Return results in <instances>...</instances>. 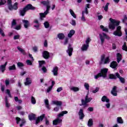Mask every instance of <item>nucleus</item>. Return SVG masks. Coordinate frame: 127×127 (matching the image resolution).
I'll list each match as a JSON object with an SVG mask.
<instances>
[{"mask_svg":"<svg viewBox=\"0 0 127 127\" xmlns=\"http://www.w3.org/2000/svg\"><path fill=\"white\" fill-rule=\"evenodd\" d=\"M100 28L102 29L103 31H105V32H109V29L103 25L100 26Z\"/></svg>","mask_w":127,"mask_h":127,"instance_id":"nucleus-34","label":"nucleus"},{"mask_svg":"<svg viewBox=\"0 0 127 127\" xmlns=\"http://www.w3.org/2000/svg\"><path fill=\"white\" fill-rule=\"evenodd\" d=\"M121 29L122 27H121V26H118L117 28V30L113 33L114 35H115L116 36H122V31H121Z\"/></svg>","mask_w":127,"mask_h":127,"instance_id":"nucleus-8","label":"nucleus"},{"mask_svg":"<svg viewBox=\"0 0 127 127\" xmlns=\"http://www.w3.org/2000/svg\"><path fill=\"white\" fill-rule=\"evenodd\" d=\"M60 123H62V120L57 119L53 121V125H55V126H56V125H59V124H60Z\"/></svg>","mask_w":127,"mask_h":127,"instance_id":"nucleus-24","label":"nucleus"},{"mask_svg":"<svg viewBox=\"0 0 127 127\" xmlns=\"http://www.w3.org/2000/svg\"><path fill=\"white\" fill-rule=\"evenodd\" d=\"M43 57L45 59H48L49 58V53L47 51H44L43 53Z\"/></svg>","mask_w":127,"mask_h":127,"instance_id":"nucleus-21","label":"nucleus"},{"mask_svg":"<svg viewBox=\"0 0 127 127\" xmlns=\"http://www.w3.org/2000/svg\"><path fill=\"white\" fill-rule=\"evenodd\" d=\"M122 49L123 50H125V51H127V43H124L123 46L122 47Z\"/></svg>","mask_w":127,"mask_h":127,"instance_id":"nucleus-44","label":"nucleus"},{"mask_svg":"<svg viewBox=\"0 0 127 127\" xmlns=\"http://www.w3.org/2000/svg\"><path fill=\"white\" fill-rule=\"evenodd\" d=\"M69 12L71 15H72V16H73L74 18H77V16L76 15V14H75V13L74 12V11H73L72 9H69Z\"/></svg>","mask_w":127,"mask_h":127,"instance_id":"nucleus-30","label":"nucleus"},{"mask_svg":"<svg viewBox=\"0 0 127 127\" xmlns=\"http://www.w3.org/2000/svg\"><path fill=\"white\" fill-rule=\"evenodd\" d=\"M99 87H96L95 89L92 91V93H93L94 94H96V93L99 91Z\"/></svg>","mask_w":127,"mask_h":127,"instance_id":"nucleus-55","label":"nucleus"},{"mask_svg":"<svg viewBox=\"0 0 127 127\" xmlns=\"http://www.w3.org/2000/svg\"><path fill=\"white\" fill-rule=\"evenodd\" d=\"M102 102H106V103H109L110 102V99L107 97L106 96H104L102 97L101 99Z\"/></svg>","mask_w":127,"mask_h":127,"instance_id":"nucleus-27","label":"nucleus"},{"mask_svg":"<svg viewBox=\"0 0 127 127\" xmlns=\"http://www.w3.org/2000/svg\"><path fill=\"white\" fill-rule=\"evenodd\" d=\"M90 41H91V39H90V38H87L85 40L86 45H89V43H90Z\"/></svg>","mask_w":127,"mask_h":127,"instance_id":"nucleus-49","label":"nucleus"},{"mask_svg":"<svg viewBox=\"0 0 127 127\" xmlns=\"http://www.w3.org/2000/svg\"><path fill=\"white\" fill-rule=\"evenodd\" d=\"M85 12L82 11V15L81 18L82 21L85 22L86 21V18H85Z\"/></svg>","mask_w":127,"mask_h":127,"instance_id":"nucleus-42","label":"nucleus"},{"mask_svg":"<svg viewBox=\"0 0 127 127\" xmlns=\"http://www.w3.org/2000/svg\"><path fill=\"white\" fill-rule=\"evenodd\" d=\"M70 90L71 91H72V92H78L80 89L79 88V87L72 86L70 88Z\"/></svg>","mask_w":127,"mask_h":127,"instance_id":"nucleus-25","label":"nucleus"},{"mask_svg":"<svg viewBox=\"0 0 127 127\" xmlns=\"http://www.w3.org/2000/svg\"><path fill=\"white\" fill-rule=\"evenodd\" d=\"M93 125V119H90L88 122L87 126L88 127H92Z\"/></svg>","mask_w":127,"mask_h":127,"instance_id":"nucleus-38","label":"nucleus"},{"mask_svg":"<svg viewBox=\"0 0 127 127\" xmlns=\"http://www.w3.org/2000/svg\"><path fill=\"white\" fill-rule=\"evenodd\" d=\"M110 63V58L106 57L105 55H102L101 57L100 64H108Z\"/></svg>","mask_w":127,"mask_h":127,"instance_id":"nucleus-5","label":"nucleus"},{"mask_svg":"<svg viewBox=\"0 0 127 127\" xmlns=\"http://www.w3.org/2000/svg\"><path fill=\"white\" fill-rule=\"evenodd\" d=\"M24 8L27 11L29 9H34V7L32 6V5L29 4Z\"/></svg>","mask_w":127,"mask_h":127,"instance_id":"nucleus-28","label":"nucleus"},{"mask_svg":"<svg viewBox=\"0 0 127 127\" xmlns=\"http://www.w3.org/2000/svg\"><path fill=\"white\" fill-rule=\"evenodd\" d=\"M52 72L53 73L54 76H58V67H54Z\"/></svg>","mask_w":127,"mask_h":127,"instance_id":"nucleus-14","label":"nucleus"},{"mask_svg":"<svg viewBox=\"0 0 127 127\" xmlns=\"http://www.w3.org/2000/svg\"><path fill=\"white\" fill-rule=\"evenodd\" d=\"M63 88L62 87H59L57 90V92H58V93H59V92H61V91H62Z\"/></svg>","mask_w":127,"mask_h":127,"instance_id":"nucleus-63","label":"nucleus"},{"mask_svg":"<svg viewBox=\"0 0 127 127\" xmlns=\"http://www.w3.org/2000/svg\"><path fill=\"white\" fill-rule=\"evenodd\" d=\"M89 48L88 45L84 44L82 45L81 47L82 51H87L88 50V48Z\"/></svg>","mask_w":127,"mask_h":127,"instance_id":"nucleus-26","label":"nucleus"},{"mask_svg":"<svg viewBox=\"0 0 127 127\" xmlns=\"http://www.w3.org/2000/svg\"><path fill=\"white\" fill-rule=\"evenodd\" d=\"M20 36L19 35H16L14 36V40H16V39H19Z\"/></svg>","mask_w":127,"mask_h":127,"instance_id":"nucleus-53","label":"nucleus"},{"mask_svg":"<svg viewBox=\"0 0 127 127\" xmlns=\"http://www.w3.org/2000/svg\"><path fill=\"white\" fill-rule=\"evenodd\" d=\"M32 83V80L30 78H26V82H25L24 84L25 86H28Z\"/></svg>","mask_w":127,"mask_h":127,"instance_id":"nucleus-19","label":"nucleus"},{"mask_svg":"<svg viewBox=\"0 0 127 127\" xmlns=\"http://www.w3.org/2000/svg\"><path fill=\"white\" fill-rule=\"evenodd\" d=\"M78 116L80 120H83V119H84L85 115H84V110H83V109H80L79 110Z\"/></svg>","mask_w":127,"mask_h":127,"instance_id":"nucleus-13","label":"nucleus"},{"mask_svg":"<svg viewBox=\"0 0 127 127\" xmlns=\"http://www.w3.org/2000/svg\"><path fill=\"white\" fill-rule=\"evenodd\" d=\"M4 89H5V86L4 85L1 86V90L2 92H4Z\"/></svg>","mask_w":127,"mask_h":127,"instance_id":"nucleus-62","label":"nucleus"},{"mask_svg":"<svg viewBox=\"0 0 127 127\" xmlns=\"http://www.w3.org/2000/svg\"><path fill=\"white\" fill-rule=\"evenodd\" d=\"M6 65H7V62H6L4 64H2L0 66V70L2 73H3L5 71Z\"/></svg>","mask_w":127,"mask_h":127,"instance_id":"nucleus-15","label":"nucleus"},{"mask_svg":"<svg viewBox=\"0 0 127 127\" xmlns=\"http://www.w3.org/2000/svg\"><path fill=\"white\" fill-rule=\"evenodd\" d=\"M5 106L7 108H9L10 106L9 103H8V102L7 101L6 97L5 98Z\"/></svg>","mask_w":127,"mask_h":127,"instance_id":"nucleus-51","label":"nucleus"},{"mask_svg":"<svg viewBox=\"0 0 127 127\" xmlns=\"http://www.w3.org/2000/svg\"><path fill=\"white\" fill-rule=\"evenodd\" d=\"M41 3L44 4V5H46L47 7V10L44 13H40V18L41 19H42V18H44V17L48 14L49 9L50 8V5H49V1H43L41 2Z\"/></svg>","mask_w":127,"mask_h":127,"instance_id":"nucleus-1","label":"nucleus"},{"mask_svg":"<svg viewBox=\"0 0 127 127\" xmlns=\"http://www.w3.org/2000/svg\"><path fill=\"white\" fill-rule=\"evenodd\" d=\"M92 98H89L88 97V95H87L85 96V100H81L82 104V105H85L87 104V103H90V101H92Z\"/></svg>","mask_w":127,"mask_h":127,"instance_id":"nucleus-9","label":"nucleus"},{"mask_svg":"<svg viewBox=\"0 0 127 127\" xmlns=\"http://www.w3.org/2000/svg\"><path fill=\"white\" fill-rule=\"evenodd\" d=\"M84 86L86 90L89 91V88H90V85H89V83H84Z\"/></svg>","mask_w":127,"mask_h":127,"instance_id":"nucleus-43","label":"nucleus"},{"mask_svg":"<svg viewBox=\"0 0 127 127\" xmlns=\"http://www.w3.org/2000/svg\"><path fill=\"white\" fill-rule=\"evenodd\" d=\"M110 67L113 69H115V70H117V67H118V63H117L116 62H112L111 63Z\"/></svg>","mask_w":127,"mask_h":127,"instance_id":"nucleus-16","label":"nucleus"},{"mask_svg":"<svg viewBox=\"0 0 127 127\" xmlns=\"http://www.w3.org/2000/svg\"><path fill=\"white\" fill-rule=\"evenodd\" d=\"M70 23L71 24V25L75 26L76 25V21L72 19L70 21Z\"/></svg>","mask_w":127,"mask_h":127,"instance_id":"nucleus-46","label":"nucleus"},{"mask_svg":"<svg viewBox=\"0 0 127 127\" xmlns=\"http://www.w3.org/2000/svg\"><path fill=\"white\" fill-rule=\"evenodd\" d=\"M5 2H6L5 0H0V5H3V4H5Z\"/></svg>","mask_w":127,"mask_h":127,"instance_id":"nucleus-48","label":"nucleus"},{"mask_svg":"<svg viewBox=\"0 0 127 127\" xmlns=\"http://www.w3.org/2000/svg\"><path fill=\"white\" fill-rule=\"evenodd\" d=\"M105 106L107 109H110L111 107V104H110L109 102H107V103L105 104Z\"/></svg>","mask_w":127,"mask_h":127,"instance_id":"nucleus-56","label":"nucleus"},{"mask_svg":"<svg viewBox=\"0 0 127 127\" xmlns=\"http://www.w3.org/2000/svg\"><path fill=\"white\" fill-rule=\"evenodd\" d=\"M17 49H18V50L20 51L21 53H22V54H23L24 55H25V52H24V50L22 49V48H21V47H17Z\"/></svg>","mask_w":127,"mask_h":127,"instance_id":"nucleus-35","label":"nucleus"},{"mask_svg":"<svg viewBox=\"0 0 127 127\" xmlns=\"http://www.w3.org/2000/svg\"><path fill=\"white\" fill-rule=\"evenodd\" d=\"M88 111H89V112H93V111H94V108H93V107H89L88 109Z\"/></svg>","mask_w":127,"mask_h":127,"instance_id":"nucleus-64","label":"nucleus"},{"mask_svg":"<svg viewBox=\"0 0 127 127\" xmlns=\"http://www.w3.org/2000/svg\"><path fill=\"white\" fill-rule=\"evenodd\" d=\"M58 37L59 39L61 40L64 39L65 38V35L63 33H60L58 35Z\"/></svg>","mask_w":127,"mask_h":127,"instance_id":"nucleus-32","label":"nucleus"},{"mask_svg":"<svg viewBox=\"0 0 127 127\" xmlns=\"http://www.w3.org/2000/svg\"><path fill=\"white\" fill-rule=\"evenodd\" d=\"M22 21L24 24V28H27L29 26V22H28V20L23 19Z\"/></svg>","mask_w":127,"mask_h":127,"instance_id":"nucleus-18","label":"nucleus"},{"mask_svg":"<svg viewBox=\"0 0 127 127\" xmlns=\"http://www.w3.org/2000/svg\"><path fill=\"white\" fill-rule=\"evenodd\" d=\"M110 23H109V28L114 30L116 28V26H118L120 25V21L114 19L110 18L109 19Z\"/></svg>","mask_w":127,"mask_h":127,"instance_id":"nucleus-2","label":"nucleus"},{"mask_svg":"<svg viewBox=\"0 0 127 127\" xmlns=\"http://www.w3.org/2000/svg\"><path fill=\"white\" fill-rule=\"evenodd\" d=\"M108 8H109V3H107L104 7V10H105V11H107Z\"/></svg>","mask_w":127,"mask_h":127,"instance_id":"nucleus-54","label":"nucleus"},{"mask_svg":"<svg viewBox=\"0 0 127 127\" xmlns=\"http://www.w3.org/2000/svg\"><path fill=\"white\" fill-rule=\"evenodd\" d=\"M44 117H45V115L43 114L38 117L36 121V125H38V124L39 123V122H41L42 121H43Z\"/></svg>","mask_w":127,"mask_h":127,"instance_id":"nucleus-17","label":"nucleus"},{"mask_svg":"<svg viewBox=\"0 0 127 127\" xmlns=\"http://www.w3.org/2000/svg\"><path fill=\"white\" fill-rule=\"evenodd\" d=\"M9 71H12V70H15V64H13L12 66H9L8 67Z\"/></svg>","mask_w":127,"mask_h":127,"instance_id":"nucleus-41","label":"nucleus"},{"mask_svg":"<svg viewBox=\"0 0 127 127\" xmlns=\"http://www.w3.org/2000/svg\"><path fill=\"white\" fill-rule=\"evenodd\" d=\"M117 59L118 63H120V61L122 60V55H121L120 53H118L117 54Z\"/></svg>","mask_w":127,"mask_h":127,"instance_id":"nucleus-29","label":"nucleus"},{"mask_svg":"<svg viewBox=\"0 0 127 127\" xmlns=\"http://www.w3.org/2000/svg\"><path fill=\"white\" fill-rule=\"evenodd\" d=\"M52 105H55L56 106H62V101L57 100H52L51 102Z\"/></svg>","mask_w":127,"mask_h":127,"instance_id":"nucleus-11","label":"nucleus"},{"mask_svg":"<svg viewBox=\"0 0 127 127\" xmlns=\"http://www.w3.org/2000/svg\"><path fill=\"white\" fill-rule=\"evenodd\" d=\"M7 5H8V8L9 9V10H16L18 7H17L18 3L17 2H15L13 5L11 4V0H8L7 1Z\"/></svg>","mask_w":127,"mask_h":127,"instance_id":"nucleus-4","label":"nucleus"},{"mask_svg":"<svg viewBox=\"0 0 127 127\" xmlns=\"http://www.w3.org/2000/svg\"><path fill=\"white\" fill-rule=\"evenodd\" d=\"M109 78L110 79H117V77L116 76V75L113 74H109Z\"/></svg>","mask_w":127,"mask_h":127,"instance_id":"nucleus-45","label":"nucleus"},{"mask_svg":"<svg viewBox=\"0 0 127 127\" xmlns=\"http://www.w3.org/2000/svg\"><path fill=\"white\" fill-rule=\"evenodd\" d=\"M107 73H108V69L103 68L101 69L100 73H99L97 75L94 76L95 79H98L101 77L106 78L107 77Z\"/></svg>","mask_w":127,"mask_h":127,"instance_id":"nucleus-3","label":"nucleus"},{"mask_svg":"<svg viewBox=\"0 0 127 127\" xmlns=\"http://www.w3.org/2000/svg\"><path fill=\"white\" fill-rule=\"evenodd\" d=\"M17 124H20V127H21L25 124V120L24 119H20V118L17 117L16 118Z\"/></svg>","mask_w":127,"mask_h":127,"instance_id":"nucleus-10","label":"nucleus"},{"mask_svg":"<svg viewBox=\"0 0 127 127\" xmlns=\"http://www.w3.org/2000/svg\"><path fill=\"white\" fill-rule=\"evenodd\" d=\"M26 63L27 65H32V63L31 62V61H30V60H27Z\"/></svg>","mask_w":127,"mask_h":127,"instance_id":"nucleus-60","label":"nucleus"},{"mask_svg":"<svg viewBox=\"0 0 127 127\" xmlns=\"http://www.w3.org/2000/svg\"><path fill=\"white\" fill-rule=\"evenodd\" d=\"M27 10L24 8L22 10H20V13L22 16H23L25 14V12H26Z\"/></svg>","mask_w":127,"mask_h":127,"instance_id":"nucleus-39","label":"nucleus"},{"mask_svg":"<svg viewBox=\"0 0 127 127\" xmlns=\"http://www.w3.org/2000/svg\"><path fill=\"white\" fill-rule=\"evenodd\" d=\"M6 94L10 97V98H11V94H10V91H9V89H7L6 91Z\"/></svg>","mask_w":127,"mask_h":127,"instance_id":"nucleus-52","label":"nucleus"},{"mask_svg":"<svg viewBox=\"0 0 127 127\" xmlns=\"http://www.w3.org/2000/svg\"><path fill=\"white\" fill-rule=\"evenodd\" d=\"M68 114V112L67 111H62L61 112V113L59 114L58 116L59 117H63V116H64V115H66Z\"/></svg>","mask_w":127,"mask_h":127,"instance_id":"nucleus-33","label":"nucleus"},{"mask_svg":"<svg viewBox=\"0 0 127 127\" xmlns=\"http://www.w3.org/2000/svg\"><path fill=\"white\" fill-rule=\"evenodd\" d=\"M99 37L101 40V44H104L105 42V40L107 39L109 40L110 39V37L107 34H105L104 33H102L99 34Z\"/></svg>","mask_w":127,"mask_h":127,"instance_id":"nucleus-6","label":"nucleus"},{"mask_svg":"<svg viewBox=\"0 0 127 127\" xmlns=\"http://www.w3.org/2000/svg\"><path fill=\"white\" fill-rule=\"evenodd\" d=\"M31 101L33 105H35L36 104V100H35V98H34L33 96L31 97Z\"/></svg>","mask_w":127,"mask_h":127,"instance_id":"nucleus-40","label":"nucleus"},{"mask_svg":"<svg viewBox=\"0 0 127 127\" xmlns=\"http://www.w3.org/2000/svg\"><path fill=\"white\" fill-rule=\"evenodd\" d=\"M66 53L68 54L69 56H72V53H73V48L71 47V45H69L68 49L66 50Z\"/></svg>","mask_w":127,"mask_h":127,"instance_id":"nucleus-12","label":"nucleus"},{"mask_svg":"<svg viewBox=\"0 0 127 127\" xmlns=\"http://www.w3.org/2000/svg\"><path fill=\"white\" fill-rule=\"evenodd\" d=\"M115 75L116 77H117V78H119V79H120V82H121V83H125V78L124 77H121L120 76V74H119V73L116 72L115 73Z\"/></svg>","mask_w":127,"mask_h":127,"instance_id":"nucleus-20","label":"nucleus"},{"mask_svg":"<svg viewBox=\"0 0 127 127\" xmlns=\"http://www.w3.org/2000/svg\"><path fill=\"white\" fill-rule=\"evenodd\" d=\"M74 34H75V30H71L70 31H69V32L67 36L69 38H71V37H72V36H73V35H74Z\"/></svg>","mask_w":127,"mask_h":127,"instance_id":"nucleus-23","label":"nucleus"},{"mask_svg":"<svg viewBox=\"0 0 127 127\" xmlns=\"http://www.w3.org/2000/svg\"><path fill=\"white\" fill-rule=\"evenodd\" d=\"M53 87L52 86H50L47 89V93H49L50 91L52 90Z\"/></svg>","mask_w":127,"mask_h":127,"instance_id":"nucleus-57","label":"nucleus"},{"mask_svg":"<svg viewBox=\"0 0 127 127\" xmlns=\"http://www.w3.org/2000/svg\"><path fill=\"white\" fill-rule=\"evenodd\" d=\"M17 65L18 67H19V68H20L21 67H23L24 66V64H23L22 63H20V62H18L17 64Z\"/></svg>","mask_w":127,"mask_h":127,"instance_id":"nucleus-47","label":"nucleus"},{"mask_svg":"<svg viewBox=\"0 0 127 127\" xmlns=\"http://www.w3.org/2000/svg\"><path fill=\"white\" fill-rule=\"evenodd\" d=\"M29 120L30 121H32L33 120H35V115L34 114H31L29 115Z\"/></svg>","mask_w":127,"mask_h":127,"instance_id":"nucleus-36","label":"nucleus"},{"mask_svg":"<svg viewBox=\"0 0 127 127\" xmlns=\"http://www.w3.org/2000/svg\"><path fill=\"white\" fill-rule=\"evenodd\" d=\"M111 94H112V95L113 96H118V93H117V87L116 86H114L111 91Z\"/></svg>","mask_w":127,"mask_h":127,"instance_id":"nucleus-22","label":"nucleus"},{"mask_svg":"<svg viewBox=\"0 0 127 127\" xmlns=\"http://www.w3.org/2000/svg\"><path fill=\"white\" fill-rule=\"evenodd\" d=\"M44 25L45 28H48V27H49V23L48 22H45L44 23Z\"/></svg>","mask_w":127,"mask_h":127,"instance_id":"nucleus-50","label":"nucleus"},{"mask_svg":"<svg viewBox=\"0 0 127 127\" xmlns=\"http://www.w3.org/2000/svg\"><path fill=\"white\" fill-rule=\"evenodd\" d=\"M0 34H1V36L3 37L5 36L4 33H3V31L1 29H0Z\"/></svg>","mask_w":127,"mask_h":127,"instance_id":"nucleus-58","label":"nucleus"},{"mask_svg":"<svg viewBox=\"0 0 127 127\" xmlns=\"http://www.w3.org/2000/svg\"><path fill=\"white\" fill-rule=\"evenodd\" d=\"M45 104L46 105V107L48 109V110H50V107L49 106V101L48 99L45 100Z\"/></svg>","mask_w":127,"mask_h":127,"instance_id":"nucleus-31","label":"nucleus"},{"mask_svg":"<svg viewBox=\"0 0 127 127\" xmlns=\"http://www.w3.org/2000/svg\"><path fill=\"white\" fill-rule=\"evenodd\" d=\"M39 67H42V70L43 72V73H46L47 72V68L45 66H43L44 65V64H45V61H39Z\"/></svg>","mask_w":127,"mask_h":127,"instance_id":"nucleus-7","label":"nucleus"},{"mask_svg":"<svg viewBox=\"0 0 127 127\" xmlns=\"http://www.w3.org/2000/svg\"><path fill=\"white\" fill-rule=\"evenodd\" d=\"M54 111H55V112H58V111H59V107L57 106L55 107L54 109Z\"/></svg>","mask_w":127,"mask_h":127,"instance_id":"nucleus-61","label":"nucleus"},{"mask_svg":"<svg viewBox=\"0 0 127 127\" xmlns=\"http://www.w3.org/2000/svg\"><path fill=\"white\" fill-rule=\"evenodd\" d=\"M5 84L6 86H8L9 85V80L6 79L5 81Z\"/></svg>","mask_w":127,"mask_h":127,"instance_id":"nucleus-59","label":"nucleus"},{"mask_svg":"<svg viewBox=\"0 0 127 127\" xmlns=\"http://www.w3.org/2000/svg\"><path fill=\"white\" fill-rule=\"evenodd\" d=\"M117 123H118V124H124V121L123 119H122V117L117 118Z\"/></svg>","mask_w":127,"mask_h":127,"instance_id":"nucleus-37","label":"nucleus"}]
</instances>
